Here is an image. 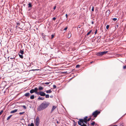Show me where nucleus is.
Instances as JSON below:
<instances>
[{
    "label": "nucleus",
    "mask_w": 126,
    "mask_h": 126,
    "mask_svg": "<svg viewBox=\"0 0 126 126\" xmlns=\"http://www.w3.org/2000/svg\"><path fill=\"white\" fill-rule=\"evenodd\" d=\"M49 104L50 103L48 102H44L39 106L38 110L39 111L42 110L47 108Z\"/></svg>",
    "instance_id": "obj_1"
},
{
    "label": "nucleus",
    "mask_w": 126,
    "mask_h": 126,
    "mask_svg": "<svg viewBox=\"0 0 126 126\" xmlns=\"http://www.w3.org/2000/svg\"><path fill=\"white\" fill-rule=\"evenodd\" d=\"M88 118L87 116H86L83 119H79V121L78 122V124L79 125H81V123H83L84 122L87 124Z\"/></svg>",
    "instance_id": "obj_2"
},
{
    "label": "nucleus",
    "mask_w": 126,
    "mask_h": 126,
    "mask_svg": "<svg viewBox=\"0 0 126 126\" xmlns=\"http://www.w3.org/2000/svg\"><path fill=\"white\" fill-rule=\"evenodd\" d=\"M100 113V112L97 110H96L94 111L92 114V116H93L94 117H96L97 115Z\"/></svg>",
    "instance_id": "obj_3"
},
{
    "label": "nucleus",
    "mask_w": 126,
    "mask_h": 126,
    "mask_svg": "<svg viewBox=\"0 0 126 126\" xmlns=\"http://www.w3.org/2000/svg\"><path fill=\"white\" fill-rule=\"evenodd\" d=\"M40 122V119L38 116L36 118L35 120V124L36 126H38Z\"/></svg>",
    "instance_id": "obj_4"
},
{
    "label": "nucleus",
    "mask_w": 126,
    "mask_h": 126,
    "mask_svg": "<svg viewBox=\"0 0 126 126\" xmlns=\"http://www.w3.org/2000/svg\"><path fill=\"white\" fill-rule=\"evenodd\" d=\"M38 95H40L41 96H44L46 94L43 92H39Z\"/></svg>",
    "instance_id": "obj_5"
},
{
    "label": "nucleus",
    "mask_w": 126,
    "mask_h": 126,
    "mask_svg": "<svg viewBox=\"0 0 126 126\" xmlns=\"http://www.w3.org/2000/svg\"><path fill=\"white\" fill-rule=\"evenodd\" d=\"M34 92L35 93V94L37 95L38 94L39 92H38V89L37 88V87H35V88L34 89H33Z\"/></svg>",
    "instance_id": "obj_6"
},
{
    "label": "nucleus",
    "mask_w": 126,
    "mask_h": 126,
    "mask_svg": "<svg viewBox=\"0 0 126 126\" xmlns=\"http://www.w3.org/2000/svg\"><path fill=\"white\" fill-rule=\"evenodd\" d=\"M96 55L98 56H101L103 55L102 53V52H99L97 53Z\"/></svg>",
    "instance_id": "obj_7"
},
{
    "label": "nucleus",
    "mask_w": 126,
    "mask_h": 126,
    "mask_svg": "<svg viewBox=\"0 0 126 126\" xmlns=\"http://www.w3.org/2000/svg\"><path fill=\"white\" fill-rule=\"evenodd\" d=\"M30 95V94L29 93H26L25 94H24V96H26L29 97V96Z\"/></svg>",
    "instance_id": "obj_8"
},
{
    "label": "nucleus",
    "mask_w": 126,
    "mask_h": 126,
    "mask_svg": "<svg viewBox=\"0 0 126 126\" xmlns=\"http://www.w3.org/2000/svg\"><path fill=\"white\" fill-rule=\"evenodd\" d=\"M17 109H16L14 110H12L11 112L10 113H13L16 112L17 111Z\"/></svg>",
    "instance_id": "obj_9"
},
{
    "label": "nucleus",
    "mask_w": 126,
    "mask_h": 126,
    "mask_svg": "<svg viewBox=\"0 0 126 126\" xmlns=\"http://www.w3.org/2000/svg\"><path fill=\"white\" fill-rule=\"evenodd\" d=\"M56 107L55 106H53L51 110V113L52 112L53 110L56 108Z\"/></svg>",
    "instance_id": "obj_10"
},
{
    "label": "nucleus",
    "mask_w": 126,
    "mask_h": 126,
    "mask_svg": "<svg viewBox=\"0 0 126 126\" xmlns=\"http://www.w3.org/2000/svg\"><path fill=\"white\" fill-rule=\"evenodd\" d=\"M71 34L70 33H69L67 35V37L68 38H70L71 36Z\"/></svg>",
    "instance_id": "obj_11"
},
{
    "label": "nucleus",
    "mask_w": 126,
    "mask_h": 126,
    "mask_svg": "<svg viewBox=\"0 0 126 126\" xmlns=\"http://www.w3.org/2000/svg\"><path fill=\"white\" fill-rule=\"evenodd\" d=\"M92 116H91L88 119H87V121H89L91 120V119L92 120H93L94 119V118H92Z\"/></svg>",
    "instance_id": "obj_12"
},
{
    "label": "nucleus",
    "mask_w": 126,
    "mask_h": 126,
    "mask_svg": "<svg viewBox=\"0 0 126 126\" xmlns=\"http://www.w3.org/2000/svg\"><path fill=\"white\" fill-rule=\"evenodd\" d=\"M46 92L47 93H52V91L50 90H48Z\"/></svg>",
    "instance_id": "obj_13"
},
{
    "label": "nucleus",
    "mask_w": 126,
    "mask_h": 126,
    "mask_svg": "<svg viewBox=\"0 0 126 126\" xmlns=\"http://www.w3.org/2000/svg\"><path fill=\"white\" fill-rule=\"evenodd\" d=\"M43 89V88L42 87H41V86H39V88H38V90H42Z\"/></svg>",
    "instance_id": "obj_14"
},
{
    "label": "nucleus",
    "mask_w": 126,
    "mask_h": 126,
    "mask_svg": "<svg viewBox=\"0 0 126 126\" xmlns=\"http://www.w3.org/2000/svg\"><path fill=\"white\" fill-rule=\"evenodd\" d=\"M34 98V95H32L30 97V98L32 99H33Z\"/></svg>",
    "instance_id": "obj_15"
},
{
    "label": "nucleus",
    "mask_w": 126,
    "mask_h": 126,
    "mask_svg": "<svg viewBox=\"0 0 126 126\" xmlns=\"http://www.w3.org/2000/svg\"><path fill=\"white\" fill-rule=\"evenodd\" d=\"M38 99L39 100H43L44 99V98L43 97H39Z\"/></svg>",
    "instance_id": "obj_16"
},
{
    "label": "nucleus",
    "mask_w": 126,
    "mask_h": 126,
    "mask_svg": "<svg viewBox=\"0 0 126 126\" xmlns=\"http://www.w3.org/2000/svg\"><path fill=\"white\" fill-rule=\"evenodd\" d=\"M24 53L23 50L21 49L20 51V53L21 54H24Z\"/></svg>",
    "instance_id": "obj_17"
},
{
    "label": "nucleus",
    "mask_w": 126,
    "mask_h": 126,
    "mask_svg": "<svg viewBox=\"0 0 126 126\" xmlns=\"http://www.w3.org/2000/svg\"><path fill=\"white\" fill-rule=\"evenodd\" d=\"M30 92L31 94H32L34 93L33 89H32L30 91Z\"/></svg>",
    "instance_id": "obj_18"
},
{
    "label": "nucleus",
    "mask_w": 126,
    "mask_h": 126,
    "mask_svg": "<svg viewBox=\"0 0 126 126\" xmlns=\"http://www.w3.org/2000/svg\"><path fill=\"white\" fill-rule=\"evenodd\" d=\"M28 5H29L28 7H31L32 6V4L31 3H29Z\"/></svg>",
    "instance_id": "obj_19"
},
{
    "label": "nucleus",
    "mask_w": 126,
    "mask_h": 126,
    "mask_svg": "<svg viewBox=\"0 0 126 126\" xmlns=\"http://www.w3.org/2000/svg\"><path fill=\"white\" fill-rule=\"evenodd\" d=\"M108 52L107 51H104V52H102V54L103 55L106 54Z\"/></svg>",
    "instance_id": "obj_20"
},
{
    "label": "nucleus",
    "mask_w": 126,
    "mask_h": 126,
    "mask_svg": "<svg viewBox=\"0 0 126 126\" xmlns=\"http://www.w3.org/2000/svg\"><path fill=\"white\" fill-rule=\"evenodd\" d=\"M19 57L21 58L22 59L23 58V56L22 55V54H21H21H19Z\"/></svg>",
    "instance_id": "obj_21"
},
{
    "label": "nucleus",
    "mask_w": 126,
    "mask_h": 126,
    "mask_svg": "<svg viewBox=\"0 0 126 126\" xmlns=\"http://www.w3.org/2000/svg\"><path fill=\"white\" fill-rule=\"evenodd\" d=\"M12 116V115H11L8 116L7 118V120H8Z\"/></svg>",
    "instance_id": "obj_22"
},
{
    "label": "nucleus",
    "mask_w": 126,
    "mask_h": 126,
    "mask_svg": "<svg viewBox=\"0 0 126 126\" xmlns=\"http://www.w3.org/2000/svg\"><path fill=\"white\" fill-rule=\"evenodd\" d=\"M46 97L47 98H49V95L48 94H47L45 95Z\"/></svg>",
    "instance_id": "obj_23"
},
{
    "label": "nucleus",
    "mask_w": 126,
    "mask_h": 126,
    "mask_svg": "<svg viewBox=\"0 0 126 126\" xmlns=\"http://www.w3.org/2000/svg\"><path fill=\"white\" fill-rule=\"evenodd\" d=\"M95 124V122H94V121L93 122L91 123V125L92 126H94Z\"/></svg>",
    "instance_id": "obj_24"
},
{
    "label": "nucleus",
    "mask_w": 126,
    "mask_h": 126,
    "mask_svg": "<svg viewBox=\"0 0 126 126\" xmlns=\"http://www.w3.org/2000/svg\"><path fill=\"white\" fill-rule=\"evenodd\" d=\"M92 32V30H91L89 31V32H88L87 34V35L88 36V35H89L90 34L91 32Z\"/></svg>",
    "instance_id": "obj_25"
},
{
    "label": "nucleus",
    "mask_w": 126,
    "mask_h": 126,
    "mask_svg": "<svg viewBox=\"0 0 126 126\" xmlns=\"http://www.w3.org/2000/svg\"><path fill=\"white\" fill-rule=\"evenodd\" d=\"M24 113H25L24 112H20L19 113V114L20 115H22V114H24Z\"/></svg>",
    "instance_id": "obj_26"
},
{
    "label": "nucleus",
    "mask_w": 126,
    "mask_h": 126,
    "mask_svg": "<svg viewBox=\"0 0 126 126\" xmlns=\"http://www.w3.org/2000/svg\"><path fill=\"white\" fill-rule=\"evenodd\" d=\"M81 125V126H87V125L86 124H84L83 123V124L82 125V124H81V125Z\"/></svg>",
    "instance_id": "obj_27"
},
{
    "label": "nucleus",
    "mask_w": 126,
    "mask_h": 126,
    "mask_svg": "<svg viewBox=\"0 0 126 126\" xmlns=\"http://www.w3.org/2000/svg\"><path fill=\"white\" fill-rule=\"evenodd\" d=\"M3 110H2L0 112V116L2 114V113H3Z\"/></svg>",
    "instance_id": "obj_28"
},
{
    "label": "nucleus",
    "mask_w": 126,
    "mask_h": 126,
    "mask_svg": "<svg viewBox=\"0 0 126 126\" xmlns=\"http://www.w3.org/2000/svg\"><path fill=\"white\" fill-rule=\"evenodd\" d=\"M53 89H55L56 88V86L55 85H53Z\"/></svg>",
    "instance_id": "obj_29"
},
{
    "label": "nucleus",
    "mask_w": 126,
    "mask_h": 126,
    "mask_svg": "<svg viewBox=\"0 0 126 126\" xmlns=\"http://www.w3.org/2000/svg\"><path fill=\"white\" fill-rule=\"evenodd\" d=\"M80 66V65L79 64L77 65L76 66V68H79Z\"/></svg>",
    "instance_id": "obj_30"
},
{
    "label": "nucleus",
    "mask_w": 126,
    "mask_h": 126,
    "mask_svg": "<svg viewBox=\"0 0 126 126\" xmlns=\"http://www.w3.org/2000/svg\"><path fill=\"white\" fill-rule=\"evenodd\" d=\"M109 27V25H107L106 27V28L107 29H108Z\"/></svg>",
    "instance_id": "obj_31"
},
{
    "label": "nucleus",
    "mask_w": 126,
    "mask_h": 126,
    "mask_svg": "<svg viewBox=\"0 0 126 126\" xmlns=\"http://www.w3.org/2000/svg\"><path fill=\"white\" fill-rule=\"evenodd\" d=\"M117 20V18H114L112 19V20L114 21H116Z\"/></svg>",
    "instance_id": "obj_32"
},
{
    "label": "nucleus",
    "mask_w": 126,
    "mask_h": 126,
    "mask_svg": "<svg viewBox=\"0 0 126 126\" xmlns=\"http://www.w3.org/2000/svg\"><path fill=\"white\" fill-rule=\"evenodd\" d=\"M123 68L124 69H126V65L124 66L123 67Z\"/></svg>",
    "instance_id": "obj_33"
},
{
    "label": "nucleus",
    "mask_w": 126,
    "mask_h": 126,
    "mask_svg": "<svg viewBox=\"0 0 126 126\" xmlns=\"http://www.w3.org/2000/svg\"><path fill=\"white\" fill-rule=\"evenodd\" d=\"M50 83V82H46V83H45V84H47V85H48L49 84V83Z\"/></svg>",
    "instance_id": "obj_34"
},
{
    "label": "nucleus",
    "mask_w": 126,
    "mask_h": 126,
    "mask_svg": "<svg viewBox=\"0 0 126 126\" xmlns=\"http://www.w3.org/2000/svg\"><path fill=\"white\" fill-rule=\"evenodd\" d=\"M94 11V7H93L92 9V11Z\"/></svg>",
    "instance_id": "obj_35"
},
{
    "label": "nucleus",
    "mask_w": 126,
    "mask_h": 126,
    "mask_svg": "<svg viewBox=\"0 0 126 126\" xmlns=\"http://www.w3.org/2000/svg\"><path fill=\"white\" fill-rule=\"evenodd\" d=\"M25 109H26V106L25 105H23L22 106Z\"/></svg>",
    "instance_id": "obj_36"
},
{
    "label": "nucleus",
    "mask_w": 126,
    "mask_h": 126,
    "mask_svg": "<svg viewBox=\"0 0 126 126\" xmlns=\"http://www.w3.org/2000/svg\"><path fill=\"white\" fill-rule=\"evenodd\" d=\"M76 126V123L74 121V126Z\"/></svg>",
    "instance_id": "obj_37"
},
{
    "label": "nucleus",
    "mask_w": 126,
    "mask_h": 126,
    "mask_svg": "<svg viewBox=\"0 0 126 126\" xmlns=\"http://www.w3.org/2000/svg\"><path fill=\"white\" fill-rule=\"evenodd\" d=\"M30 126H34V124L33 123H31Z\"/></svg>",
    "instance_id": "obj_38"
},
{
    "label": "nucleus",
    "mask_w": 126,
    "mask_h": 126,
    "mask_svg": "<svg viewBox=\"0 0 126 126\" xmlns=\"http://www.w3.org/2000/svg\"><path fill=\"white\" fill-rule=\"evenodd\" d=\"M67 27H66V28H65L64 29V30L65 31H66V30H67Z\"/></svg>",
    "instance_id": "obj_39"
},
{
    "label": "nucleus",
    "mask_w": 126,
    "mask_h": 126,
    "mask_svg": "<svg viewBox=\"0 0 126 126\" xmlns=\"http://www.w3.org/2000/svg\"><path fill=\"white\" fill-rule=\"evenodd\" d=\"M51 39H52L54 37V36L53 34H52L51 35Z\"/></svg>",
    "instance_id": "obj_40"
},
{
    "label": "nucleus",
    "mask_w": 126,
    "mask_h": 126,
    "mask_svg": "<svg viewBox=\"0 0 126 126\" xmlns=\"http://www.w3.org/2000/svg\"><path fill=\"white\" fill-rule=\"evenodd\" d=\"M81 26L80 25H79L78 26V28H80L81 27Z\"/></svg>",
    "instance_id": "obj_41"
},
{
    "label": "nucleus",
    "mask_w": 126,
    "mask_h": 126,
    "mask_svg": "<svg viewBox=\"0 0 126 126\" xmlns=\"http://www.w3.org/2000/svg\"><path fill=\"white\" fill-rule=\"evenodd\" d=\"M53 20H55V19H56V18L55 17H53Z\"/></svg>",
    "instance_id": "obj_42"
},
{
    "label": "nucleus",
    "mask_w": 126,
    "mask_h": 126,
    "mask_svg": "<svg viewBox=\"0 0 126 126\" xmlns=\"http://www.w3.org/2000/svg\"><path fill=\"white\" fill-rule=\"evenodd\" d=\"M97 30H96L95 32V34H96L97 33Z\"/></svg>",
    "instance_id": "obj_43"
},
{
    "label": "nucleus",
    "mask_w": 126,
    "mask_h": 126,
    "mask_svg": "<svg viewBox=\"0 0 126 126\" xmlns=\"http://www.w3.org/2000/svg\"><path fill=\"white\" fill-rule=\"evenodd\" d=\"M56 6H54V7L53 8V9L54 10H55V9L56 8Z\"/></svg>",
    "instance_id": "obj_44"
},
{
    "label": "nucleus",
    "mask_w": 126,
    "mask_h": 126,
    "mask_svg": "<svg viewBox=\"0 0 126 126\" xmlns=\"http://www.w3.org/2000/svg\"><path fill=\"white\" fill-rule=\"evenodd\" d=\"M17 26H19V25H20V24L18 23H17Z\"/></svg>",
    "instance_id": "obj_45"
},
{
    "label": "nucleus",
    "mask_w": 126,
    "mask_h": 126,
    "mask_svg": "<svg viewBox=\"0 0 126 126\" xmlns=\"http://www.w3.org/2000/svg\"><path fill=\"white\" fill-rule=\"evenodd\" d=\"M65 16L66 17V18H67V16H68L67 15V14H66L65 15Z\"/></svg>",
    "instance_id": "obj_46"
},
{
    "label": "nucleus",
    "mask_w": 126,
    "mask_h": 126,
    "mask_svg": "<svg viewBox=\"0 0 126 126\" xmlns=\"http://www.w3.org/2000/svg\"><path fill=\"white\" fill-rule=\"evenodd\" d=\"M120 126H124L123 124H121L120 125Z\"/></svg>",
    "instance_id": "obj_47"
},
{
    "label": "nucleus",
    "mask_w": 126,
    "mask_h": 126,
    "mask_svg": "<svg viewBox=\"0 0 126 126\" xmlns=\"http://www.w3.org/2000/svg\"><path fill=\"white\" fill-rule=\"evenodd\" d=\"M92 24H93L94 23V21H92Z\"/></svg>",
    "instance_id": "obj_48"
},
{
    "label": "nucleus",
    "mask_w": 126,
    "mask_h": 126,
    "mask_svg": "<svg viewBox=\"0 0 126 126\" xmlns=\"http://www.w3.org/2000/svg\"><path fill=\"white\" fill-rule=\"evenodd\" d=\"M10 58L11 59H14V58Z\"/></svg>",
    "instance_id": "obj_49"
},
{
    "label": "nucleus",
    "mask_w": 126,
    "mask_h": 126,
    "mask_svg": "<svg viewBox=\"0 0 126 126\" xmlns=\"http://www.w3.org/2000/svg\"><path fill=\"white\" fill-rule=\"evenodd\" d=\"M57 123H58V121H57Z\"/></svg>",
    "instance_id": "obj_50"
},
{
    "label": "nucleus",
    "mask_w": 126,
    "mask_h": 126,
    "mask_svg": "<svg viewBox=\"0 0 126 126\" xmlns=\"http://www.w3.org/2000/svg\"><path fill=\"white\" fill-rule=\"evenodd\" d=\"M50 97H52V96H50Z\"/></svg>",
    "instance_id": "obj_51"
}]
</instances>
